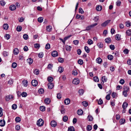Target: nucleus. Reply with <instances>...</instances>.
Instances as JSON below:
<instances>
[{
	"mask_svg": "<svg viewBox=\"0 0 131 131\" xmlns=\"http://www.w3.org/2000/svg\"><path fill=\"white\" fill-rule=\"evenodd\" d=\"M126 35L128 36H130L131 35V30L130 29H128L126 31Z\"/></svg>",
	"mask_w": 131,
	"mask_h": 131,
	"instance_id": "29",
	"label": "nucleus"
},
{
	"mask_svg": "<svg viewBox=\"0 0 131 131\" xmlns=\"http://www.w3.org/2000/svg\"><path fill=\"white\" fill-rule=\"evenodd\" d=\"M64 71V68L62 67H58V71L60 73H62Z\"/></svg>",
	"mask_w": 131,
	"mask_h": 131,
	"instance_id": "14",
	"label": "nucleus"
},
{
	"mask_svg": "<svg viewBox=\"0 0 131 131\" xmlns=\"http://www.w3.org/2000/svg\"><path fill=\"white\" fill-rule=\"evenodd\" d=\"M48 81L50 82H51L53 80V78L52 77H50L47 78Z\"/></svg>",
	"mask_w": 131,
	"mask_h": 131,
	"instance_id": "46",
	"label": "nucleus"
},
{
	"mask_svg": "<svg viewBox=\"0 0 131 131\" xmlns=\"http://www.w3.org/2000/svg\"><path fill=\"white\" fill-rule=\"evenodd\" d=\"M38 92L39 94H42L43 93L44 90L43 89L41 88L39 89Z\"/></svg>",
	"mask_w": 131,
	"mask_h": 131,
	"instance_id": "34",
	"label": "nucleus"
},
{
	"mask_svg": "<svg viewBox=\"0 0 131 131\" xmlns=\"http://www.w3.org/2000/svg\"><path fill=\"white\" fill-rule=\"evenodd\" d=\"M68 131H75L74 128L73 126H70L68 128Z\"/></svg>",
	"mask_w": 131,
	"mask_h": 131,
	"instance_id": "31",
	"label": "nucleus"
},
{
	"mask_svg": "<svg viewBox=\"0 0 131 131\" xmlns=\"http://www.w3.org/2000/svg\"><path fill=\"white\" fill-rule=\"evenodd\" d=\"M28 36L26 34H25L23 35V38L24 39H27L28 38Z\"/></svg>",
	"mask_w": 131,
	"mask_h": 131,
	"instance_id": "58",
	"label": "nucleus"
},
{
	"mask_svg": "<svg viewBox=\"0 0 131 131\" xmlns=\"http://www.w3.org/2000/svg\"><path fill=\"white\" fill-rule=\"evenodd\" d=\"M88 120L89 121H92L93 119V117L91 115H88L87 118Z\"/></svg>",
	"mask_w": 131,
	"mask_h": 131,
	"instance_id": "16",
	"label": "nucleus"
},
{
	"mask_svg": "<svg viewBox=\"0 0 131 131\" xmlns=\"http://www.w3.org/2000/svg\"><path fill=\"white\" fill-rule=\"evenodd\" d=\"M128 104L126 102H124L122 105V107L124 109H126L127 106Z\"/></svg>",
	"mask_w": 131,
	"mask_h": 131,
	"instance_id": "24",
	"label": "nucleus"
},
{
	"mask_svg": "<svg viewBox=\"0 0 131 131\" xmlns=\"http://www.w3.org/2000/svg\"><path fill=\"white\" fill-rule=\"evenodd\" d=\"M5 124V121L3 120H0V126L3 127L4 126Z\"/></svg>",
	"mask_w": 131,
	"mask_h": 131,
	"instance_id": "6",
	"label": "nucleus"
},
{
	"mask_svg": "<svg viewBox=\"0 0 131 131\" xmlns=\"http://www.w3.org/2000/svg\"><path fill=\"white\" fill-rule=\"evenodd\" d=\"M102 9V7L101 5H98L96 7V10L98 11H101Z\"/></svg>",
	"mask_w": 131,
	"mask_h": 131,
	"instance_id": "18",
	"label": "nucleus"
},
{
	"mask_svg": "<svg viewBox=\"0 0 131 131\" xmlns=\"http://www.w3.org/2000/svg\"><path fill=\"white\" fill-rule=\"evenodd\" d=\"M53 67V64H48L47 66V68L49 69H51Z\"/></svg>",
	"mask_w": 131,
	"mask_h": 131,
	"instance_id": "44",
	"label": "nucleus"
},
{
	"mask_svg": "<svg viewBox=\"0 0 131 131\" xmlns=\"http://www.w3.org/2000/svg\"><path fill=\"white\" fill-rule=\"evenodd\" d=\"M43 121L42 119L40 118L37 121V125L39 126H41L43 125Z\"/></svg>",
	"mask_w": 131,
	"mask_h": 131,
	"instance_id": "1",
	"label": "nucleus"
},
{
	"mask_svg": "<svg viewBox=\"0 0 131 131\" xmlns=\"http://www.w3.org/2000/svg\"><path fill=\"white\" fill-rule=\"evenodd\" d=\"M50 48V45L49 43H47L46 45L45 48L47 49H48Z\"/></svg>",
	"mask_w": 131,
	"mask_h": 131,
	"instance_id": "49",
	"label": "nucleus"
},
{
	"mask_svg": "<svg viewBox=\"0 0 131 131\" xmlns=\"http://www.w3.org/2000/svg\"><path fill=\"white\" fill-rule=\"evenodd\" d=\"M13 51L14 54L16 55L18 54L19 52V50L16 48L14 49Z\"/></svg>",
	"mask_w": 131,
	"mask_h": 131,
	"instance_id": "11",
	"label": "nucleus"
},
{
	"mask_svg": "<svg viewBox=\"0 0 131 131\" xmlns=\"http://www.w3.org/2000/svg\"><path fill=\"white\" fill-rule=\"evenodd\" d=\"M73 43L75 45H77L79 43V41L78 40H75L73 41Z\"/></svg>",
	"mask_w": 131,
	"mask_h": 131,
	"instance_id": "61",
	"label": "nucleus"
},
{
	"mask_svg": "<svg viewBox=\"0 0 131 131\" xmlns=\"http://www.w3.org/2000/svg\"><path fill=\"white\" fill-rule=\"evenodd\" d=\"M92 129V126L90 125H88L86 127V129L88 131L91 130Z\"/></svg>",
	"mask_w": 131,
	"mask_h": 131,
	"instance_id": "28",
	"label": "nucleus"
},
{
	"mask_svg": "<svg viewBox=\"0 0 131 131\" xmlns=\"http://www.w3.org/2000/svg\"><path fill=\"white\" fill-rule=\"evenodd\" d=\"M48 86L49 89H51L54 87L53 84L52 83H49L48 84Z\"/></svg>",
	"mask_w": 131,
	"mask_h": 131,
	"instance_id": "10",
	"label": "nucleus"
},
{
	"mask_svg": "<svg viewBox=\"0 0 131 131\" xmlns=\"http://www.w3.org/2000/svg\"><path fill=\"white\" fill-rule=\"evenodd\" d=\"M79 12L81 14L84 13V12L81 8H80L79 9Z\"/></svg>",
	"mask_w": 131,
	"mask_h": 131,
	"instance_id": "64",
	"label": "nucleus"
},
{
	"mask_svg": "<svg viewBox=\"0 0 131 131\" xmlns=\"http://www.w3.org/2000/svg\"><path fill=\"white\" fill-rule=\"evenodd\" d=\"M84 49L85 51L87 53H89L90 52V50L89 48L88 47L85 46L84 47Z\"/></svg>",
	"mask_w": 131,
	"mask_h": 131,
	"instance_id": "26",
	"label": "nucleus"
},
{
	"mask_svg": "<svg viewBox=\"0 0 131 131\" xmlns=\"http://www.w3.org/2000/svg\"><path fill=\"white\" fill-rule=\"evenodd\" d=\"M126 25L127 27H129L131 25V23L129 21H127L126 23Z\"/></svg>",
	"mask_w": 131,
	"mask_h": 131,
	"instance_id": "50",
	"label": "nucleus"
},
{
	"mask_svg": "<svg viewBox=\"0 0 131 131\" xmlns=\"http://www.w3.org/2000/svg\"><path fill=\"white\" fill-rule=\"evenodd\" d=\"M87 42L88 44L91 45L93 43V41L92 40L89 39L88 40Z\"/></svg>",
	"mask_w": 131,
	"mask_h": 131,
	"instance_id": "52",
	"label": "nucleus"
},
{
	"mask_svg": "<svg viewBox=\"0 0 131 131\" xmlns=\"http://www.w3.org/2000/svg\"><path fill=\"white\" fill-rule=\"evenodd\" d=\"M97 46L99 48H101L103 47V44L101 42L97 44Z\"/></svg>",
	"mask_w": 131,
	"mask_h": 131,
	"instance_id": "33",
	"label": "nucleus"
},
{
	"mask_svg": "<svg viewBox=\"0 0 131 131\" xmlns=\"http://www.w3.org/2000/svg\"><path fill=\"white\" fill-rule=\"evenodd\" d=\"M58 60L59 62L61 63L63 62L64 61L63 59L61 58H58Z\"/></svg>",
	"mask_w": 131,
	"mask_h": 131,
	"instance_id": "51",
	"label": "nucleus"
},
{
	"mask_svg": "<svg viewBox=\"0 0 131 131\" xmlns=\"http://www.w3.org/2000/svg\"><path fill=\"white\" fill-rule=\"evenodd\" d=\"M105 42L107 43H109L111 41V39L110 38H107L105 39Z\"/></svg>",
	"mask_w": 131,
	"mask_h": 131,
	"instance_id": "22",
	"label": "nucleus"
},
{
	"mask_svg": "<svg viewBox=\"0 0 131 131\" xmlns=\"http://www.w3.org/2000/svg\"><path fill=\"white\" fill-rule=\"evenodd\" d=\"M45 102L46 104H49L50 102V100L48 98H46L45 99Z\"/></svg>",
	"mask_w": 131,
	"mask_h": 131,
	"instance_id": "12",
	"label": "nucleus"
},
{
	"mask_svg": "<svg viewBox=\"0 0 131 131\" xmlns=\"http://www.w3.org/2000/svg\"><path fill=\"white\" fill-rule=\"evenodd\" d=\"M95 82H98L99 81V79L98 77H95L93 78Z\"/></svg>",
	"mask_w": 131,
	"mask_h": 131,
	"instance_id": "62",
	"label": "nucleus"
},
{
	"mask_svg": "<svg viewBox=\"0 0 131 131\" xmlns=\"http://www.w3.org/2000/svg\"><path fill=\"white\" fill-rule=\"evenodd\" d=\"M78 115H82L83 114V111L81 109L78 110L77 111Z\"/></svg>",
	"mask_w": 131,
	"mask_h": 131,
	"instance_id": "20",
	"label": "nucleus"
},
{
	"mask_svg": "<svg viewBox=\"0 0 131 131\" xmlns=\"http://www.w3.org/2000/svg\"><path fill=\"white\" fill-rule=\"evenodd\" d=\"M82 104L84 107H86L88 105V103L86 101H84L82 102Z\"/></svg>",
	"mask_w": 131,
	"mask_h": 131,
	"instance_id": "39",
	"label": "nucleus"
},
{
	"mask_svg": "<svg viewBox=\"0 0 131 131\" xmlns=\"http://www.w3.org/2000/svg\"><path fill=\"white\" fill-rule=\"evenodd\" d=\"M51 55L53 57H56L58 56V52L56 51H54L52 52Z\"/></svg>",
	"mask_w": 131,
	"mask_h": 131,
	"instance_id": "7",
	"label": "nucleus"
},
{
	"mask_svg": "<svg viewBox=\"0 0 131 131\" xmlns=\"http://www.w3.org/2000/svg\"><path fill=\"white\" fill-rule=\"evenodd\" d=\"M5 4L6 3L3 0H1L0 1V4L2 6H4Z\"/></svg>",
	"mask_w": 131,
	"mask_h": 131,
	"instance_id": "35",
	"label": "nucleus"
},
{
	"mask_svg": "<svg viewBox=\"0 0 131 131\" xmlns=\"http://www.w3.org/2000/svg\"><path fill=\"white\" fill-rule=\"evenodd\" d=\"M38 57L40 58H42L43 56V54L42 52H40L38 54Z\"/></svg>",
	"mask_w": 131,
	"mask_h": 131,
	"instance_id": "59",
	"label": "nucleus"
},
{
	"mask_svg": "<svg viewBox=\"0 0 131 131\" xmlns=\"http://www.w3.org/2000/svg\"><path fill=\"white\" fill-rule=\"evenodd\" d=\"M16 8V6L14 5H11L9 7V9L12 11L14 10Z\"/></svg>",
	"mask_w": 131,
	"mask_h": 131,
	"instance_id": "5",
	"label": "nucleus"
},
{
	"mask_svg": "<svg viewBox=\"0 0 131 131\" xmlns=\"http://www.w3.org/2000/svg\"><path fill=\"white\" fill-rule=\"evenodd\" d=\"M10 37V35L9 34H6V35L5 36V37L7 40L9 39Z\"/></svg>",
	"mask_w": 131,
	"mask_h": 131,
	"instance_id": "60",
	"label": "nucleus"
},
{
	"mask_svg": "<svg viewBox=\"0 0 131 131\" xmlns=\"http://www.w3.org/2000/svg\"><path fill=\"white\" fill-rule=\"evenodd\" d=\"M66 50L67 51H70L71 49V46H67L66 47Z\"/></svg>",
	"mask_w": 131,
	"mask_h": 131,
	"instance_id": "45",
	"label": "nucleus"
},
{
	"mask_svg": "<svg viewBox=\"0 0 131 131\" xmlns=\"http://www.w3.org/2000/svg\"><path fill=\"white\" fill-rule=\"evenodd\" d=\"M17 31L19 32L21 31L22 29V27L20 26H18L16 28Z\"/></svg>",
	"mask_w": 131,
	"mask_h": 131,
	"instance_id": "25",
	"label": "nucleus"
},
{
	"mask_svg": "<svg viewBox=\"0 0 131 131\" xmlns=\"http://www.w3.org/2000/svg\"><path fill=\"white\" fill-rule=\"evenodd\" d=\"M8 26L7 24H5L3 25V28L4 29L6 30L8 29Z\"/></svg>",
	"mask_w": 131,
	"mask_h": 131,
	"instance_id": "21",
	"label": "nucleus"
},
{
	"mask_svg": "<svg viewBox=\"0 0 131 131\" xmlns=\"http://www.w3.org/2000/svg\"><path fill=\"white\" fill-rule=\"evenodd\" d=\"M78 63L80 65H82L83 63V61L82 60L80 59L78 61Z\"/></svg>",
	"mask_w": 131,
	"mask_h": 131,
	"instance_id": "53",
	"label": "nucleus"
},
{
	"mask_svg": "<svg viewBox=\"0 0 131 131\" xmlns=\"http://www.w3.org/2000/svg\"><path fill=\"white\" fill-rule=\"evenodd\" d=\"M129 50L127 49H125L123 50V52L125 54H127L129 53Z\"/></svg>",
	"mask_w": 131,
	"mask_h": 131,
	"instance_id": "55",
	"label": "nucleus"
},
{
	"mask_svg": "<svg viewBox=\"0 0 131 131\" xmlns=\"http://www.w3.org/2000/svg\"><path fill=\"white\" fill-rule=\"evenodd\" d=\"M70 100L69 98L65 99L64 101V103L66 105L69 104L70 102Z\"/></svg>",
	"mask_w": 131,
	"mask_h": 131,
	"instance_id": "13",
	"label": "nucleus"
},
{
	"mask_svg": "<svg viewBox=\"0 0 131 131\" xmlns=\"http://www.w3.org/2000/svg\"><path fill=\"white\" fill-rule=\"evenodd\" d=\"M15 121L16 122H19L21 121V119L19 117H17L16 118Z\"/></svg>",
	"mask_w": 131,
	"mask_h": 131,
	"instance_id": "40",
	"label": "nucleus"
},
{
	"mask_svg": "<svg viewBox=\"0 0 131 131\" xmlns=\"http://www.w3.org/2000/svg\"><path fill=\"white\" fill-rule=\"evenodd\" d=\"M102 80L103 82H106L107 80V78H106L105 76L103 77L102 78Z\"/></svg>",
	"mask_w": 131,
	"mask_h": 131,
	"instance_id": "47",
	"label": "nucleus"
},
{
	"mask_svg": "<svg viewBox=\"0 0 131 131\" xmlns=\"http://www.w3.org/2000/svg\"><path fill=\"white\" fill-rule=\"evenodd\" d=\"M17 108V105L16 104H14L12 106V108L13 110H15Z\"/></svg>",
	"mask_w": 131,
	"mask_h": 131,
	"instance_id": "57",
	"label": "nucleus"
},
{
	"mask_svg": "<svg viewBox=\"0 0 131 131\" xmlns=\"http://www.w3.org/2000/svg\"><path fill=\"white\" fill-rule=\"evenodd\" d=\"M84 91L83 89H81L79 90L78 91L79 94L80 95H82L84 93Z\"/></svg>",
	"mask_w": 131,
	"mask_h": 131,
	"instance_id": "30",
	"label": "nucleus"
},
{
	"mask_svg": "<svg viewBox=\"0 0 131 131\" xmlns=\"http://www.w3.org/2000/svg\"><path fill=\"white\" fill-rule=\"evenodd\" d=\"M110 20H107L101 24V26L103 27L106 26L110 23Z\"/></svg>",
	"mask_w": 131,
	"mask_h": 131,
	"instance_id": "9",
	"label": "nucleus"
},
{
	"mask_svg": "<svg viewBox=\"0 0 131 131\" xmlns=\"http://www.w3.org/2000/svg\"><path fill=\"white\" fill-rule=\"evenodd\" d=\"M24 18L23 17H21L18 19V21L19 22H21L23 21L24 20Z\"/></svg>",
	"mask_w": 131,
	"mask_h": 131,
	"instance_id": "63",
	"label": "nucleus"
},
{
	"mask_svg": "<svg viewBox=\"0 0 131 131\" xmlns=\"http://www.w3.org/2000/svg\"><path fill=\"white\" fill-rule=\"evenodd\" d=\"M43 20V18L42 17H39L38 18V21L39 23L42 22Z\"/></svg>",
	"mask_w": 131,
	"mask_h": 131,
	"instance_id": "42",
	"label": "nucleus"
},
{
	"mask_svg": "<svg viewBox=\"0 0 131 131\" xmlns=\"http://www.w3.org/2000/svg\"><path fill=\"white\" fill-rule=\"evenodd\" d=\"M124 90L123 91L125 92H127L129 91V89L128 87L127 86H125L124 88Z\"/></svg>",
	"mask_w": 131,
	"mask_h": 131,
	"instance_id": "19",
	"label": "nucleus"
},
{
	"mask_svg": "<svg viewBox=\"0 0 131 131\" xmlns=\"http://www.w3.org/2000/svg\"><path fill=\"white\" fill-rule=\"evenodd\" d=\"M32 85L34 86H36L38 84V82L36 80H33L31 82Z\"/></svg>",
	"mask_w": 131,
	"mask_h": 131,
	"instance_id": "4",
	"label": "nucleus"
},
{
	"mask_svg": "<svg viewBox=\"0 0 131 131\" xmlns=\"http://www.w3.org/2000/svg\"><path fill=\"white\" fill-rule=\"evenodd\" d=\"M34 47L36 48H39L40 47V45L38 43H36L34 45Z\"/></svg>",
	"mask_w": 131,
	"mask_h": 131,
	"instance_id": "54",
	"label": "nucleus"
},
{
	"mask_svg": "<svg viewBox=\"0 0 131 131\" xmlns=\"http://www.w3.org/2000/svg\"><path fill=\"white\" fill-rule=\"evenodd\" d=\"M108 59L110 60H112L113 58V56L112 55H109L107 56Z\"/></svg>",
	"mask_w": 131,
	"mask_h": 131,
	"instance_id": "36",
	"label": "nucleus"
},
{
	"mask_svg": "<svg viewBox=\"0 0 131 131\" xmlns=\"http://www.w3.org/2000/svg\"><path fill=\"white\" fill-rule=\"evenodd\" d=\"M63 121L64 122H67L68 120V117L66 116H64L63 117Z\"/></svg>",
	"mask_w": 131,
	"mask_h": 131,
	"instance_id": "48",
	"label": "nucleus"
},
{
	"mask_svg": "<svg viewBox=\"0 0 131 131\" xmlns=\"http://www.w3.org/2000/svg\"><path fill=\"white\" fill-rule=\"evenodd\" d=\"M22 82L24 86H27L28 83V82L27 80H24Z\"/></svg>",
	"mask_w": 131,
	"mask_h": 131,
	"instance_id": "23",
	"label": "nucleus"
},
{
	"mask_svg": "<svg viewBox=\"0 0 131 131\" xmlns=\"http://www.w3.org/2000/svg\"><path fill=\"white\" fill-rule=\"evenodd\" d=\"M51 26H48L46 27V30L47 31L50 32L51 31Z\"/></svg>",
	"mask_w": 131,
	"mask_h": 131,
	"instance_id": "27",
	"label": "nucleus"
},
{
	"mask_svg": "<svg viewBox=\"0 0 131 131\" xmlns=\"http://www.w3.org/2000/svg\"><path fill=\"white\" fill-rule=\"evenodd\" d=\"M120 35L119 34H117L115 38L116 40H119L120 39Z\"/></svg>",
	"mask_w": 131,
	"mask_h": 131,
	"instance_id": "43",
	"label": "nucleus"
},
{
	"mask_svg": "<svg viewBox=\"0 0 131 131\" xmlns=\"http://www.w3.org/2000/svg\"><path fill=\"white\" fill-rule=\"evenodd\" d=\"M27 61L28 62V63L29 64H31L33 62V60L31 58H30L27 60Z\"/></svg>",
	"mask_w": 131,
	"mask_h": 131,
	"instance_id": "17",
	"label": "nucleus"
},
{
	"mask_svg": "<svg viewBox=\"0 0 131 131\" xmlns=\"http://www.w3.org/2000/svg\"><path fill=\"white\" fill-rule=\"evenodd\" d=\"M39 108L40 110L42 111H44L45 110V107L43 106H40Z\"/></svg>",
	"mask_w": 131,
	"mask_h": 131,
	"instance_id": "32",
	"label": "nucleus"
},
{
	"mask_svg": "<svg viewBox=\"0 0 131 131\" xmlns=\"http://www.w3.org/2000/svg\"><path fill=\"white\" fill-rule=\"evenodd\" d=\"M96 61L97 63L99 64H100L102 62V59L101 58L99 57L96 59Z\"/></svg>",
	"mask_w": 131,
	"mask_h": 131,
	"instance_id": "15",
	"label": "nucleus"
},
{
	"mask_svg": "<svg viewBox=\"0 0 131 131\" xmlns=\"http://www.w3.org/2000/svg\"><path fill=\"white\" fill-rule=\"evenodd\" d=\"M13 96L11 95H7L5 97V99L6 101H9L10 100L12 99Z\"/></svg>",
	"mask_w": 131,
	"mask_h": 131,
	"instance_id": "3",
	"label": "nucleus"
},
{
	"mask_svg": "<svg viewBox=\"0 0 131 131\" xmlns=\"http://www.w3.org/2000/svg\"><path fill=\"white\" fill-rule=\"evenodd\" d=\"M125 122V120L124 119H122L120 120L119 122L121 124H123Z\"/></svg>",
	"mask_w": 131,
	"mask_h": 131,
	"instance_id": "56",
	"label": "nucleus"
},
{
	"mask_svg": "<svg viewBox=\"0 0 131 131\" xmlns=\"http://www.w3.org/2000/svg\"><path fill=\"white\" fill-rule=\"evenodd\" d=\"M79 80L78 78L74 79L72 81L73 83L76 85H77L79 84Z\"/></svg>",
	"mask_w": 131,
	"mask_h": 131,
	"instance_id": "2",
	"label": "nucleus"
},
{
	"mask_svg": "<svg viewBox=\"0 0 131 131\" xmlns=\"http://www.w3.org/2000/svg\"><path fill=\"white\" fill-rule=\"evenodd\" d=\"M12 66L13 68H15L16 67L17 64L16 62H14L12 63Z\"/></svg>",
	"mask_w": 131,
	"mask_h": 131,
	"instance_id": "41",
	"label": "nucleus"
},
{
	"mask_svg": "<svg viewBox=\"0 0 131 131\" xmlns=\"http://www.w3.org/2000/svg\"><path fill=\"white\" fill-rule=\"evenodd\" d=\"M34 72L35 74L37 75L39 74V70L38 69H36L34 70Z\"/></svg>",
	"mask_w": 131,
	"mask_h": 131,
	"instance_id": "38",
	"label": "nucleus"
},
{
	"mask_svg": "<svg viewBox=\"0 0 131 131\" xmlns=\"http://www.w3.org/2000/svg\"><path fill=\"white\" fill-rule=\"evenodd\" d=\"M51 125L52 127H55L57 125V123L55 121H52L51 122Z\"/></svg>",
	"mask_w": 131,
	"mask_h": 131,
	"instance_id": "8",
	"label": "nucleus"
},
{
	"mask_svg": "<svg viewBox=\"0 0 131 131\" xmlns=\"http://www.w3.org/2000/svg\"><path fill=\"white\" fill-rule=\"evenodd\" d=\"M21 95L23 97H26L27 95V93L25 92H23L21 94Z\"/></svg>",
	"mask_w": 131,
	"mask_h": 131,
	"instance_id": "37",
	"label": "nucleus"
}]
</instances>
